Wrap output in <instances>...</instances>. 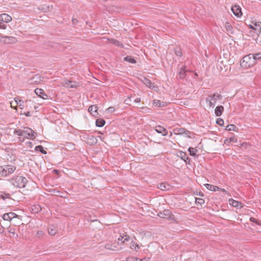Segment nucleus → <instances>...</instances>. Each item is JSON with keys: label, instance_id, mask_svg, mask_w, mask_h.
Segmentation results:
<instances>
[{"label": "nucleus", "instance_id": "obj_42", "mask_svg": "<svg viewBox=\"0 0 261 261\" xmlns=\"http://www.w3.org/2000/svg\"><path fill=\"white\" fill-rule=\"evenodd\" d=\"M175 53L177 56L181 57L182 56V53L180 49H176L175 50Z\"/></svg>", "mask_w": 261, "mask_h": 261}, {"label": "nucleus", "instance_id": "obj_20", "mask_svg": "<svg viewBox=\"0 0 261 261\" xmlns=\"http://www.w3.org/2000/svg\"><path fill=\"white\" fill-rule=\"evenodd\" d=\"M224 111V107L222 106H217L215 110V113L217 116H220L222 115Z\"/></svg>", "mask_w": 261, "mask_h": 261}, {"label": "nucleus", "instance_id": "obj_26", "mask_svg": "<svg viewBox=\"0 0 261 261\" xmlns=\"http://www.w3.org/2000/svg\"><path fill=\"white\" fill-rule=\"evenodd\" d=\"M186 129L184 128H177L174 130V133L176 135H184Z\"/></svg>", "mask_w": 261, "mask_h": 261}, {"label": "nucleus", "instance_id": "obj_5", "mask_svg": "<svg viewBox=\"0 0 261 261\" xmlns=\"http://www.w3.org/2000/svg\"><path fill=\"white\" fill-rule=\"evenodd\" d=\"M26 129L24 130V136H23L24 138L22 139H21L19 138V141L21 142H23L24 141L25 138L30 140H34L36 137L37 133L33 130L32 129L29 127H26Z\"/></svg>", "mask_w": 261, "mask_h": 261}, {"label": "nucleus", "instance_id": "obj_30", "mask_svg": "<svg viewBox=\"0 0 261 261\" xmlns=\"http://www.w3.org/2000/svg\"><path fill=\"white\" fill-rule=\"evenodd\" d=\"M124 60L130 63L135 64L136 61L130 56H127L124 58Z\"/></svg>", "mask_w": 261, "mask_h": 261}, {"label": "nucleus", "instance_id": "obj_53", "mask_svg": "<svg viewBox=\"0 0 261 261\" xmlns=\"http://www.w3.org/2000/svg\"><path fill=\"white\" fill-rule=\"evenodd\" d=\"M72 22L73 24H75L78 22V21L76 18H73L72 19Z\"/></svg>", "mask_w": 261, "mask_h": 261}, {"label": "nucleus", "instance_id": "obj_37", "mask_svg": "<svg viewBox=\"0 0 261 261\" xmlns=\"http://www.w3.org/2000/svg\"><path fill=\"white\" fill-rule=\"evenodd\" d=\"M230 204L234 207H238L239 206V204L240 202L237 200H233L232 199H229V200Z\"/></svg>", "mask_w": 261, "mask_h": 261}, {"label": "nucleus", "instance_id": "obj_48", "mask_svg": "<svg viewBox=\"0 0 261 261\" xmlns=\"http://www.w3.org/2000/svg\"><path fill=\"white\" fill-rule=\"evenodd\" d=\"M184 134H185V136L188 138H191V137L189 135L191 134V132L189 130L186 129V132Z\"/></svg>", "mask_w": 261, "mask_h": 261}, {"label": "nucleus", "instance_id": "obj_13", "mask_svg": "<svg viewBox=\"0 0 261 261\" xmlns=\"http://www.w3.org/2000/svg\"><path fill=\"white\" fill-rule=\"evenodd\" d=\"M154 129L158 133L161 134L163 136H166L168 134L167 130L160 125L156 126Z\"/></svg>", "mask_w": 261, "mask_h": 261}, {"label": "nucleus", "instance_id": "obj_60", "mask_svg": "<svg viewBox=\"0 0 261 261\" xmlns=\"http://www.w3.org/2000/svg\"><path fill=\"white\" fill-rule=\"evenodd\" d=\"M13 235L15 234L14 232H11Z\"/></svg>", "mask_w": 261, "mask_h": 261}, {"label": "nucleus", "instance_id": "obj_12", "mask_svg": "<svg viewBox=\"0 0 261 261\" xmlns=\"http://www.w3.org/2000/svg\"><path fill=\"white\" fill-rule=\"evenodd\" d=\"M35 92L40 97L44 99H47V95L44 93V91L42 89H36L35 90Z\"/></svg>", "mask_w": 261, "mask_h": 261}, {"label": "nucleus", "instance_id": "obj_15", "mask_svg": "<svg viewBox=\"0 0 261 261\" xmlns=\"http://www.w3.org/2000/svg\"><path fill=\"white\" fill-rule=\"evenodd\" d=\"M142 82L144 85L150 89H153L155 87L154 84L152 83L149 79L146 77L143 78L142 80Z\"/></svg>", "mask_w": 261, "mask_h": 261}, {"label": "nucleus", "instance_id": "obj_57", "mask_svg": "<svg viewBox=\"0 0 261 261\" xmlns=\"http://www.w3.org/2000/svg\"><path fill=\"white\" fill-rule=\"evenodd\" d=\"M1 174H2V169H1V167L0 166V176H2Z\"/></svg>", "mask_w": 261, "mask_h": 261}, {"label": "nucleus", "instance_id": "obj_6", "mask_svg": "<svg viewBox=\"0 0 261 261\" xmlns=\"http://www.w3.org/2000/svg\"><path fill=\"white\" fill-rule=\"evenodd\" d=\"M252 24L250 25V28L254 30L257 34L261 32V22L255 21L252 22Z\"/></svg>", "mask_w": 261, "mask_h": 261}, {"label": "nucleus", "instance_id": "obj_10", "mask_svg": "<svg viewBox=\"0 0 261 261\" xmlns=\"http://www.w3.org/2000/svg\"><path fill=\"white\" fill-rule=\"evenodd\" d=\"M17 215L12 212L6 213L3 215V218L5 221H11L13 218H16Z\"/></svg>", "mask_w": 261, "mask_h": 261}, {"label": "nucleus", "instance_id": "obj_32", "mask_svg": "<svg viewBox=\"0 0 261 261\" xmlns=\"http://www.w3.org/2000/svg\"><path fill=\"white\" fill-rule=\"evenodd\" d=\"M35 150L36 151H38L41 152L43 154H46L47 152L44 149L43 147L41 145H38L35 147Z\"/></svg>", "mask_w": 261, "mask_h": 261}, {"label": "nucleus", "instance_id": "obj_40", "mask_svg": "<svg viewBox=\"0 0 261 261\" xmlns=\"http://www.w3.org/2000/svg\"><path fill=\"white\" fill-rule=\"evenodd\" d=\"M109 40L113 44H115L118 46H120V45H121V43L119 41H117V40L116 39H109Z\"/></svg>", "mask_w": 261, "mask_h": 261}, {"label": "nucleus", "instance_id": "obj_34", "mask_svg": "<svg viewBox=\"0 0 261 261\" xmlns=\"http://www.w3.org/2000/svg\"><path fill=\"white\" fill-rule=\"evenodd\" d=\"M251 54L253 56V58L254 59L255 64L256 63L257 60L261 59V53Z\"/></svg>", "mask_w": 261, "mask_h": 261}, {"label": "nucleus", "instance_id": "obj_43", "mask_svg": "<svg viewBox=\"0 0 261 261\" xmlns=\"http://www.w3.org/2000/svg\"><path fill=\"white\" fill-rule=\"evenodd\" d=\"M10 195L9 194H6V193H5V194H1V197L3 199L5 200L7 198H9L10 197Z\"/></svg>", "mask_w": 261, "mask_h": 261}, {"label": "nucleus", "instance_id": "obj_31", "mask_svg": "<svg viewBox=\"0 0 261 261\" xmlns=\"http://www.w3.org/2000/svg\"><path fill=\"white\" fill-rule=\"evenodd\" d=\"M14 100L15 103L20 107V109H22L24 107V102L22 100L19 99L18 98H15Z\"/></svg>", "mask_w": 261, "mask_h": 261}, {"label": "nucleus", "instance_id": "obj_54", "mask_svg": "<svg viewBox=\"0 0 261 261\" xmlns=\"http://www.w3.org/2000/svg\"><path fill=\"white\" fill-rule=\"evenodd\" d=\"M134 101L136 103H139L141 101V98H137L134 100Z\"/></svg>", "mask_w": 261, "mask_h": 261}, {"label": "nucleus", "instance_id": "obj_25", "mask_svg": "<svg viewBox=\"0 0 261 261\" xmlns=\"http://www.w3.org/2000/svg\"><path fill=\"white\" fill-rule=\"evenodd\" d=\"M165 102H162L161 101L158 100V99H154L153 100V105L157 107H162L165 106Z\"/></svg>", "mask_w": 261, "mask_h": 261}, {"label": "nucleus", "instance_id": "obj_39", "mask_svg": "<svg viewBox=\"0 0 261 261\" xmlns=\"http://www.w3.org/2000/svg\"><path fill=\"white\" fill-rule=\"evenodd\" d=\"M195 202L201 205L204 203V200L202 198H195Z\"/></svg>", "mask_w": 261, "mask_h": 261}, {"label": "nucleus", "instance_id": "obj_33", "mask_svg": "<svg viewBox=\"0 0 261 261\" xmlns=\"http://www.w3.org/2000/svg\"><path fill=\"white\" fill-rule=\"evenodd\" d=\"M130 248L132 249H134L135 250H138V249H139V246L138 244L133 241H131V243L130 244Z\"/></svg>", "mask_w": 261, "mask_h": 261}, {"label": "nucleus", "instance_id": "obj_18", "mask_svg": "<svg viewBox=\"0 0 261 261\" xmlns=\"http://www.w3.org/2000/svg\"><path fill=\"white\" fill-rule=\"evenodd\" d=\"M225 28L228 35H230L233 34V28L228 22L225 23Z\"/></svg>", "mask_w": 261, "mask_h": 261}, {"label": "nucleus", "instance_id": "obj_27", "mask_svg": "<svg viewBox=\"0 0 261 261\" xmlns=\"http://www.w3.org/2000/svg\"><path fill=\"white\" fill-rule=\"evenodd\" d=\"M105 248L108 250H116L117 246L115 244H112L111 243H107L105 245Z\"/></svg>", "mask_w": 261, "mask_h": 261}, {"label": "nucleus", "instance_id": "obj_3", "mask_svg": "<svg viewBox=\"0 0 261 261\" xmlns=\"http://www.w3.org/2000/svg\"><path fill=\"white\" fill-rule=\"evenodd\" d=\"M222 96L220 94L215 93L213 95H208L206 98V104L210 107L214 108L216 105L217 100L221 99Z\"/></svg>", "mask_w": 261, "mask_h": 261}, {"label": "nucleus", "instance_id": "obj_22", "mask_svg": "<svg viewBox=\"0 0 261 261\" xmlns=\"http://www.w3.org/2000/svg\"><path fill=\"white\" fill-rule=\"evenodd\" d=\"M204 186L209 190L212 191H217L219 190V188L217 186H214L211 184H206L204 185Z\"/></svg>", "mask_w": 261, "mask_h": 261}, {"label": "nucleus", "instance_id": "obj_59", "mask_svg": "<svg viewBox=\"0 0 261 261\" xmlns=\"http://www.w3.org/2000/svg\"><path fill=\"white\" fill-rule=\"evenodd\" d=\"M27 143H28L29 144H31V142H27Z\"/></svg>", "mask_w": 261, "mask_h": 261}, {"label": "nucleus", "instance_id": "obj_2", "mask_svg": "<svg viewBox=\"0 0 261 261\" xmlns=\"http://www.w3.org/2000/svg\"><path fill=\"white\" fill-rule=\"evenodd\" d=\"M254 64V59L253 58V56L250 54L244 56L240 63L241 66L244 68L252 67Z\"/></svg>", "mask_w": 261, "mask_h": 261}, {"label": "nucleus", "instance_id": "obj_49", "mask_svg": "<svg viewBox=\"0 0 261 261\" xmlns=\"http://www.w3.org/2000/svg\"><path fill=\"white\" fill-rule=\"evenodd\" d=\"M250 220L251 222H253V223H257V224H259V223H258L257 220L255 218H253V217H251Z\"/></svg>", "mask_w": 261, "mask_h": 261}, {"label": "nucleus", "instance_id": "obj_44", "mask_svg": "<svg viewBox=\"0 0 261 261\" xmlns=\"http://www.w3.org/2000/svg\"><path fill=\"white\" fill-rule=\"evenodd\" d=\"M106 111L108 112V113H111L115 111V109L114 107H110L109 108H108L107 110H106Z\"/></svg>", "mask_w": 261, "mask_h": 261}, {"label": "nucleus", "instance_id": "obj_21", "mask_svg": "<svg viewBox=\"0 0 261 261\" xmlns=\"http://www.w3.org/2000/svg\"><path fill=\"white\" fill-rule=\"evenodd\" d=\"M88 143L90 145L95 144L97 143V138L94 136H89L87 139Z\"/></svg>", "mask_w": 261, "mask_h": 261}, {"label": "nucleus", "instance_id": "obj_14", "mask_svg": "<svg viewBox=\"0 0 261 261\" xmlns=\"http://www.w3.org/2000/svg\"><path fill=\"white\" fill-rule=\"evenodd\" d=\"M0 37L4 39L3 41L5 43H11L12 42H15L16 40L15 38L12 36H1L0 35Z\"/></svg>", "mask_w": 261, "mask_h": 261}, {"label": "nucleus", "instance_id": "obj_36", "mask_svg": "<svg viewBox=\"0 0 261 261\" xmlns=\"http://www.w3.org/2000/svg\"><path fill=\"white\" fill-rule=\"evenodd\" d=\"M24 133L25 132H24V130H21L19 129H15L14 132V134H16L19 136H24Z\"/></svg>", "mask_w": 261, "mask_h": 261}, {"label": "nucleus", "instance_id": "obj_50", "mask_svg": "<svg viewBox=\"0 0 261 261\" xmlns=\"http://www.w3.org/2000/svg\"><path fill=\"white\" fill-rule=\"evenodd\" d=\"M219 191H221V192H222L224 193H225V194H227V195H230V194L229 193V192H227L226 190H225V189H221V188H219Z\"/></svg>", "mask_w": 261, "mask_h": 261}, {"label": "nucleus", "instance_id": "obj_19", "mask_svg": "<svg viewBox=\"0 0 261 261\" xmlns=\"http://www.w3.org/2000/svg\"><path fill=\"white\" fill-rule=\"evenodd\" d=\"M187 70H186V66H183L180 69L179 71L178 72V75L180 79H184L186 76V72Z\"/></svg>", "mask_w": 261, "mask_h": 261}, {"label": "nucleus", "instance_id": "obj_46", "mask_svg": "<svg viewBox=\"0 0 261 261\" xmlns=\"http://www.w3.org/2000/svg\"><path fill=\"white\" fill-rule=\"evenodd\" d=\"M237 142V139L235 138L234 137H231L230 138H229V143L230 142Z\"/></svg>", "mask_w": 261, "mask_h": 261}, {"label": "nucleus", "instance_id": "obj_52", "mask_svg": "<svg viewBox=\"0 0 261 261\" xmlns=\"http://www.w3.org/2000/svg\"><path fill=\"white\" fill-rule=\"evenodd\" d=\"M43 234V232L42 231H38L37 232V235L39 236V237H42Z\"/></svg>", "mask_w": 261, "mask_h": 261}, {"label": "nucleus", "instance_id": "obj_16", "mask_svg": "<svg viewBox=\"0 0 261 261\" xmlns=\"http://www.w3.org/2000/svg\"><path fill=\"white\" fill-rule=\"evenodd\" d=\"M98 108L96 105H92L88 108V111L94 117H96L98 115Z\"/></svg>", "mask_w": 261, "mask_h": 261}, {"label": "nucleus", "instance_id": "obj_17", "mask_svg": "<svg viewBox=\"0 0 261 261\" xmlns=\"http://www.w3.org/2000/svg\"><path fill=\"white\" fill-rule=\"evenodd\" d=\"M63 86L65 87L76 88L77 85L75 82L69 80H65L63 83Z\"/></svg>", "mask_w": 261, "mask_h": 261}, {"label": "nucleus", "instance_id": "obj_55", "mask_svg": "<svg viewBox=\"0 0 261 261\" xmlns=\"http://www.w3.org/2000/svg\"><path fill=\"white\" fill-rule=\"evenodd\" d=\"M36 210H37L36 212H39V211H40L41 210V207L39 205L36 206Z\"/></svg>", "mask_w": 261, "mask_h": 261}, {"label": "nucleus", "instance_id": "obj_24", "mask_svg": "<svg viewBox=\"0 0 261 261\" xmlns=\"http://www.w3.org/2000/svg\"><path fill=\"white\" fill-rule=\"evenodd\" d=\"M57 228L55 226H51L48 228V231L50 235L54 236L57 232Z\"/></svg>", "mask_w": 261, "mask_h": 261}, {"label": "nucleus", "instance_id": "obj_11", "mask_svg": "<svg viewBox=\"0 0 261 261\" xmlns=\"http://www.w3.org/2000/svg\"><path fill=\"white\" fill-rule=\"evenodd\" d=\"M12 20L11 16L7 14L3 13L0 14V21L8 23L11 21Z\"/></svg>", "mask_w": 261, "mask_h": 261}, {"label": "nucleus", "instance_id": "obj_35", "mask_svg": "<svg viewBox=\"0 0 261 261\" xmlns=\"http://www.w3.org/2000/svg\"><path fill=\"white\" fill-rule=\"evenodd\" d=\"M237 127L233 124H228L226 126L225 129L228 131H236Z\"/></svg>", "mask_w": 261, "mask_h": 261}, {"label": "nucleus", "instance_id": "obj_7", "mask_svg": "<svg viewBox=\"0 0 261 261\" xmlns=\"http://www.w3.org/2000/svg\"><path fill=\"white\" fill-rule=\"evenodd\" d=\"M158 216L161 218L169 219L171 218V212L169 210H165L162 212H160Z\"/></svg>", "mask_w": 261, "mask_h": 261}, {"label": "nucleus", "instance_id": "obj_4", "mask_svg": "<svg viewBox=\"0 0 261 261\" xmlns=\"http://www.w3.org/2000/svg\"><path fill=\"white\" fill-rule=\"evenodd\" d=\"M2 176H7L12 174L16 169V166L12 165H6L2 166Z\"/></svg>", "mask_w": 261, "mask_h": 261}, {"label": "nucleus", "instance_id": "obj_41", "mask_svg": "<svg viewBox=\"0 0 261 261\" xmlns=\"http://www.w3.org/2000/svg\"><path fill=\"white\" fill-rule=\"evenodd\" d=\"M216 123L220 126H223L224 125V121L221 118H218L216 120Z\"/></svg>", "mask_w": 261, "mask_h": 261}, {"label": "nucleus", "instance_id": "obj_29", "mask_svg": "<svg viewBox=\"0 0 261 261\" xmlns=\"http://www.w3.org/2000/svg\"><path fill=\"white\" fill-rule=\"evenodd\" d=\"M105 124V121L103 119H97L96 120V125L98 127H102Z\"/></svg>", "mask_w": 261, "mask_h": 261}, {"label": "nucleus", "instance_id": "obj_58", "mask_svg": "<svg viewBox=\"0 0 261 261\" xmlns=\"http://www.w3.org/2000/svg\"><path fill=\"white\" fill-rule=\"evenodd\" d=\"M91 221L94 222V221H96L97 220H91Z\"/></svg>", "mask_w": 261, "mask_h": 261}, {"label": "nucleus", "instance_id": "obj_9", "mask_svg": "<svg viewBox=\"0 0 261 261\" xmlns=\"http://www.w3.org/2000/svg\"><path fill=\"white\" fill-rule=\"evenodd\" d=\"M176 155L184 161L186 163H190V159L188 156H187L186 152H184L182 151H179L177 152Z\"/></svg>", "mask_w": 261, "mask_h": 261}, {"label": "nucleus", "instance_id": "obj_47", "mask_svg": "<svg viewBox=\"0 0 261 261\" xmlns=\"http://www.w3.org/2000/svg\"><path fill=\"white\" fill-rule=\"evenodd\" d=\"M3 22L0 21V29H6L7 28V25L2 23Z\"/></svg>", "mask_w": 261, "mask_h": 261}, {"label": "nucleus", "instance_id": "obj_45", "mask_svg": "<svg viewBox=\"0 0 261 261\" xmlns=\"http://www.w3.org/2000/svg\"><path fill=\"white\" fill-rule=\"evenodd\" d=\"M127 261H142V260H139L137 258L135 257H129L127 259Z\"/></svg>", "mask_w": 261, "mask_h": 261}, {"label": "nucleus", "instance_id": "obj_56", "mask_svg": "<svg viewBox=\"0 0 261 261\" xmlns=\"http://www.w3.org/2000/svg\"><path fill=\"white\" fill-rule=\"evenodd\" d=\"M227 143H229V139L225 140L224 143L226 144Z\"/></svg>", "mask_w": 261, "mask_h": 261}, {"label": "nucleus", "instance_id": "obj_1", "mask_svg": "<svg viewBox=\"0 0 261 261\" xmlns=\"http://www.w3.org/2000/svg\"><path fill=\"white\" fill-rule=\"evenodd\" d=\"M28 182V179L21 176H17L11 179V184L19 188H24Z\"/></svg>", "mask_w": 261, "mask_h": 261}, {"label": "nucleus", "instance_id": "obj_38", "mask_svg": "<svg viewBox=\"0 0 261 261\" xmlns=\"http://www.w3.org/2000/svg\"><path fill=\"white\" fill-rule=\"evenodd\" d=\"M125 238H124V240L122 241V240L123 239V237L120 236L119 237V238H118V240L122 241V243H125V242H128L130 240V239L129 236H125Z\"/></svg>", "mask_w": 261, "mask_h": 261}, {"label": "nucleus", "instance_id": "obj_23", "mask_svg": "<svg viewBox=\"0 0 261 261\" xmlns=\"http://www.w3.org/2000/svg\"><path fill=\"white\" fill-rule=\"evenodd\" d=\"M169 185L166 183H162L159 185L158 188L162 191H167L170 189Z\"/></svg>", "mask_w": 261, "mask_h": 261}, {"label": "nucleus", "instance_id": "obj_28", "mask_svg": "<svg viewBox=\"0 0 261 261\" xmlns=\"http://www.w3.org/2000/svg\"><path fill=\"white\" fill-rule=\"evenodd\" d=\"M188 151L190 153V155L193 156H196V153L198 151L197 149L193 147H189L188 148Z\"/></svg>", "mask_w": 261, "mask_h": 261}, {"label": "nucleus", "instance_id": "obj_8", "mask_svg": "<svg viewBox=\"0 0 261 261\" xmlns=\"http://www.w3.org/2000/svg\"><path fill=\"white\" fill-rule=\"evenodd\" d=\"M231 11L233 14L238 17L242 15V12L241 7L238 5H234L231 7Z\"/></svg>", "mask_w": 261, "mask_h": 261}, {"label": "nucleus", "instance_id": "obj_51", "mask_svg": "<svg viewBox=\"0 0 261 261\" xmlns=\"http://www.w3.org/2000/svg\"><path fill=\"white\" fill-rule=\"evenodd\" d=\"M21 115H24L27 117H30L31 116V114L30 111H28V112H27L26 113H24L23 114L21 113Z\"/></svg>", "mask_w": 261, "mask_h": 261}]
</instances>
